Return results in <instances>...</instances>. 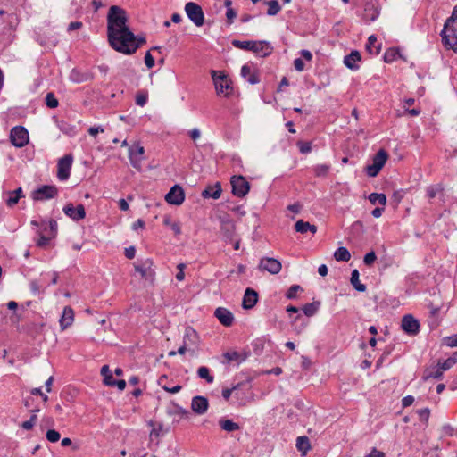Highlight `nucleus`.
Here are the masks:
<instances>
[{
  "instance_id": "nucleus-1",
  "label": "nucleus",
  "mask_w": 457,
  "mask_h": 457,
  "mask_svg": "<svg viewBox=\"0 0 457 457\" xmlns=\"http://www.w3.org/2000/svg\"><path fill=\"white\" fill-rule=\"evenodd\" d=\"M128 17L124 9L118 5H112L107 14V37L111 46H124L122 39L129 40L133 32L127 26Z\"/></svg>"
},
{
  "instance_id": "nucleus-2",
  "label": "nucleus",
  "mask_w": 457,
  "mask_h": 457,
  "mask_svg": "<svg viewBox=\"0 0 457 457\" xmlns=\"http://www.w3.org/2000/svg\"><path fill=\"white\" fill-rule=\"evenodd\" d=\"M442 42L447 49L457 52V7L453 11L441 31Z\"/></svg>"
},
{
  "instance_id": "nucleus-3",
  "label": "nucleus",
  "mask_w": 457,
  "mask_h": 457,
  "mask_svg": "<svg viewBox=\"0 0 457 457\" xmlns=\"http://www.w3.org/2000/svg\"><path fill=\"white\" fill-rule=\"evenodd\" d=\"M233 46L242 50L252 51L255 54H261L262 56H269L273 51V47L267 41H241L233 39L231 41Z\"/></svg>"
},
{
  "instance_id": "nucleus-4",
  "label": "nucleus",
  "mask_w": 457,
  "mask_h": 457,
  "mask_svg": "<svg viewBox=\"0 0 457 457\" xmlns=\"http://www.w3.org/2000/svg\"><path fill=\"white\" fill-rule=\"evenodd\" d=\"M212 78L215 86L217 94L229 96L232 93V82L224 71H212Z\"/></svg>"
},
{
  "instance_id": "nucleus-5",
  "label": "nucleus",
  "mask_w": 457,
  "mask_h": 457,
  "mask_svg": "<svg viewBox=\"0 0 457 457\" xmlns=\"http://www.w3.org/2000/svg\"><path fill=\"white\" fill-rule=\"evenodd\" d=\"M153 265L154 263L151 259H145L133 264L135 271L140 275V278L148 281L151 285L154 283L155 278V271Z\"/></svg>"
},
{
  "instance_id": "nucleus-6",
  "label": "nucleus",
  "mask_w": 457,
  "mask_h": 457,
  "mask_svg": "<svg viewBox=\"0 0 457 457\" xmlns=\"http://www.w3.org/2000/svg\"><path fill=\"white\" fill-rule=\"evenodd\" d=\"M185 12L188 19L196 26L201 27L204 23V14L202 7L194 2H188L185 5Z\"/></svg>"
},
{
  "instance_id": "nucleus-7",
  "label": "nucleus",
  "mask_w": 457,
  "mask_h": 457,
  "mask_svg": "<svg viewBox=\"0 0 457 457\" xmlns=\"http://www.w3.org/2000/svg\"><path fill=\"white\" fill-rule=\"evenodd\" d=\"M387 158V153L383 149L379 150L373 157L372 164L366 167V172L368 176L376 177L380 170L384 167Z\"/></svg>"
},
{
  "instance_id": "nucleus-8",
  "label": "nucleus",
  "mask_w": 457,
  "mask_h": 457,
  "mask_svg": "<svg viewBox=\"0 0 457 457\" xmlns=\"http://www.w3.org/2000/svg\"><path fill=\"white\" fill-rule=\"evenodd\" d=\"M124 46H116L115 50L125 54H131L137 51L143 44L146 42V39L144 36H135L129 40H121Z\"/></svg>"
},
{
  "instance_id": "nucleus-9",
  "label": "nucleus",
  "mask_w": 457,
  "mask_h": 457,
  "mask_svg": "<svg viewBox=\"0 0 457 457\" xmlns=\"http://www.w3.org/2000/svg\"><path fill=\"white\" fill-rule=\"evenodd\" d=\"M230 184L232 187V194L237 197L245 196L250 190V184L241 175L231 177Z\"/></svg>"
},
{
  "instance_id": "nucleus-10",
  "label": "nucleus",
  "mask_w": 457,
  "mask_h": 457,
  "mask_svg": "<svg viewBox=\"0 0 457 457\" xmlns=\"http://www.w3.org/2000/svg\"><path fill=\"white\" fill-rule=\"evenodd\" d=\"M72 162L73 156L71 154H65L58 160L57 178L59 180L65 181L70 178Z\"/></svg>"
},
{
  "instance_id": "nucleus-11",
  "label": "nucleus",
  "mask_w": 457,
  "mask_h": 457,
  "mask_svg": "<svg viewBox=\"0 0 457 457\" xmlns=\"http://www.w3.org/2000/svg\"><path fill=\"white\" fill-rule=\"evenodd\" d=\"M10 140L16 147H23L29 142V132L22 126H16L11 129Z\"/></svg>"
},
{
  "instance_id": "nucleus-12",
  "label": "nucleus",
  "mask_w": 457,
  "mask_h": 457,
  "mask_svg": "<svg viewBox=\"0 0 457 457\" xmlns=\"http://www.w3.org/2000/svg\"><path fill=\"white\" fill-rule=\"evenodd\" d=\"M57 228V222L54 220H50V230L48 234H46L44 231H37L39 237L36 242L37 246L46 248L50 241L56 237Z\"/></svg>"
},
{
  "instance_id": "nucleus-13",
  "label": "nucleus",
  "mask_w": 457,
  "mask_h": 457,
  "mask_svg": "<svg viewBox=\"0 0 457 457\" xmlns=\"http://www.w3.org/2000/svg\"><path fill=\"white\" fill-rule=\"evenodd\" d=\"M58 194V189L55 186L45 185L32 193V198L35 201H46L54 198Z\"/></svg>"
},
{
  "instance_id": "nucleus-14",
  "label": "nucleus",
  "mask_w": 457,
  "mask_h": 457,
  "mask_svg": "<svg viewBox=\"0 0 457 457\" xmlns=\"http://www.w3.org/2000/svg\"><path fill=\"white\" fill-rule=\"evenodd\" d=\"M145 149L142 145H133L129 149V158L131 165L137 170H141V162L144 159Z\"/></svg>"
},
{
  "instance_id": "nucleus-15",
  "label": "nucleus",
  "mask_w": 457,
  "mask_h": 457,
  "mask_svg": "<svg viewBox=\"0 0 457 457\" xmlns=\"http://www.w3.org/2000/svg\"><path fill=\"white\" fill-rule=\"evenodd\" d=\"M401 327L406 334L411 336H415L420 331V322L411 314H406L403 317Z\"/></svg>"
},
{
  "instance_id": "nucleus-16",
  "label": "nucleus",
  "mask_w": 457,
  "mask_h": 457,
  "mask_svg": "<svg viewBox=\"0 0 457 457\" xmlns=\"http://www.w3.org/2000/svg\"><path fill=\"white\" fill-rule=\"evenodd\" d=\"M165 200L174 205H180L185 200L183 188L179 185H174L165 195Z\"/></svg>"
},
{
  "instance_id": "nucleus-17",
  "label": "nucleus",
  "mask_w": 457,
  "mask_h": 457,
  "mask_svg": "<svg viewBox=\"0 0 457 457\" xmlns=\"http://www.w3.org/2000/svg\"><path fill=\"white\" fill-rule=\"evenodd\" d=\"M259 267L270 274H278L281 270L282 265L281 262L275 258L265 257L261 259Z\"/></svg>"
},
{
  "instance_id": "nucleus-18",
  "label": "nucleus",
  "mask_w": 457,
  "mask_h": 457,
  "mask_svg": "<svg viewBox=\"0 0 457 457\" xmlns=\"http://www.w3.org/2000/svg\"><path fill=\"white\" fill-rule=\"evenodd\" d=\"M63 212L74 220H80L85 218L86 212L83 204H78L74 207L71 204L64 206Z\"/></svg>"
},
{
  "instance_id": "nucleus-19",
  "label": "nucleus",
  "mask_w": 457,
  "mask_h": 457,
  "mask_svg": "<svg viewBox=\"0 0 457 457\" xmlns=\"http://www.w3.org/2000/svg\"><path fill=\"white\" fill-rule=\"evenodd\" d=\"M209 407L208 399L204 396L196 395L194 396L191 402L192 411L198 415L204 414Z\"/></svg>"
},
{
  "instance_id": "nucleus-20",
  "label": "nucleus",
  "mask_w": 457,
  "mask_h": 457,
  "mask_svg": "<svg viewBox=\"0 0 457 457\" xmlns=\"http://www.w3.org/2000/svg\"><path fill=\"white\" fill-rule=\"evenodd\" d=\"M214 316L225 327H230L234 322L233 313L224 307H218L214 312Z\"/></svg>"
},
{
  "instance_id": "nucleus-21",
  "label": "nucleus",
  "mask_w": 457,
  "mask_h": 457,
  "mask_svg": "<svg viewBox=\"0 0 457 457\" xmlns=\"http://www.w3.org/2000/svg\"><path fill=\"white\" fill-rule=\"evenodd\" d=\"M379 8L375 3L367 2L364 6L362 19L366 22L374 21L379 15Z\"/></svg>"
},
{
  "instance_id": "nucleus-22",
  "label": "nucleus",
  "mask_w": 457,
  "mask_h": 457,
  "mask_svg": "<svg viewBox=\"0 0 457 457\" xmlns=\"http://www.w3.org/2000/svg\"><path fill=\"white\" fill-rule=\"evenodd\" d=\"M241 76L251 85L260 82V75L256 70H253L249 64H245L241 68Z\"/></svg>"
},
{
  "instance_id": "nucleus-23",
  "label": "nucleus",
  "mask_w": 457,
  "mask_h": 457,
  "mask_svg": "<svg viewBox=\"0 0 457 457\" xmlns=\"http://www.w3.org/2000/svg\"><path fill=\"white\" fill-rule=\"evenodd\" d=\"M258 301V293L251 288L247 287L245 291L243 297L242 307L245 310L252 309Z\"/></svg>"
},
{
  "instance_id": "nucleus-24",
  "label": "nucleus",
  "mask_w": 457,
  "mask_h": 457,
  "mask_svg": "<svg viewBox=\"0 0 457 457\" xmlns=\"http://www.w3.org/2000/svg\"><path fill=\"white\" fill-rule=\"evenodd\" d=\"M74 320V312L71 307L65 306L62 311V315L59 320L60 327L62 330L69 328Z\"/></svg>"
},
{
  "instance_id": "nucleus-25",
  "label": "nucleus",
  "mask_w": 457,
  "mask_h": 457,
  "mask_svg": "<svg viewBox=\"0 0 457 457\" xmlns=\"http://www.w3.org/2000/svg\"><path fill=\"white\" fill-rule=\"evenodd\" d=\"M183 343L189 348L191 346H197L199 343V337L196 331L191 328L187 327L184 333Z\"/></svg>"
},
{
  "instance_id": "nucleus-26",
  "label": "nucleus",
  "mask_w": 457,
  "mask_h": 457,
  "mask_svg": "<svg viewBox=\"0 0 457 457\" xmlns=\"http://www.w3.org/2000/svg\"><path fill=\"white\" fill-rule=\"evenodd\" d=\"M360 61V53L356 50H353L348 55L345 56L344 63L348 69L352 71H357L359 69L358 62Z\"/></svg>"
},
{
  "instance_id": "nucleus-27",
  "label": "nucleus",
  "mask_w": 457,
  "mask_h": 457,
  "mask_svg": "<svg viewBox=\"0 0 457 457\" xmlns=\"http://www.w3.org/2000/svg\"><path fill=\"white\" fill-rule=\"evenodd\" d=\"M221 192L222 189L220 184L216 183L214 186H208L205 189H204L201 195L205 199H218L220 197Z\"/></svg>"
},
{
  "instance_id": "nucleus-28",
  "label": "nucleus",
  "mask_w": 457,
  "mask_h": 457,
  "mask_svg": "<svg viewBox=\"0 0 457 457\" xmlns=\"http://www.w3.org/2000/svg\"><path fill=\"white\" fill-rule=\"evenodd\" d=\"M445 188L444 186L441 183L430 185L426 189V195L427 197L431 200L435 198L436 196L439 195L440 197H444Z\"/></svg>"
},
{
  "instance_id": "nucleus-29",
  "label": "nucleus",
  "mask_w": 457,
  "mask_h": 457,
  "mask_svg": "<svg viewBox=\"0 0 457 457\" xmlns=\"http://www.w3.org/2000/svg\"><path fill=\"white\" fill-rule=\"evenodd\" d=\"M92 74L88 72H81L76 69L71 71L70 79L75 83H81L92 79Z\"/></svg>"
},
{
  "instance_id": "nucleus-30",
  "label": "nucleus",
  "mask_w": 457,
  "mask_h": 457,
  "mask_svg": "<svg viewBox=\"0 0 457 457\" xmlns=\"http://www.w3.org/2000/svg\"><path fill=\"white\" fill-rule=\"evenodd\" d=\"M377 37L374 35H371L368 38V42L366 44V50L372 55H378L380 52L381 46L376 45Z\"/></svg>"
},
{
  "instance_id": "nucleus-31",
  "label": "nucleus",
  "mask_w": 457,
  "mask_h": 457,
  "mask_svg": "<svg viewBox=\"0 0 457 457\" xmlns=\"http://www.w3.org/2000/svg\"><path fill=\"white\" fill-rule=\"evenodd\" d=\"M359 276H360V274H359L358 270H356V269L353 270L351 273L350 282L355 290H357L359 292H364V291H366V286L360 282Z\"/></svg>"
},
{
  "instance_id": "nucleus-32",
  "label": "nucleus",
  "mask_w": 457,
  "mask_h": 457,
  "mask_svg": "<svg viewBox=\"0 0 457 457\" xmlns=\"http://www.w3.org/2000/svg\"><path fill=\"white\" fill-rule=\"evenodd\" d=\"M219 425L223 430L227 432H233L240 428L237 423L228 419H220L219 420Z\"/></svg>"
},
{
  "instance_id": "nucleus-33",
  "label": "nucleus",
  "mask_w": 457,
  "mask_h": 457,
  "mask_svg": "<svg viewBox=\"0 0 457 457\" xmlns=\"http://www.w3.org/2000/svg\"><path fill=\"white\" fill-rule=\"evenodd\" d=\"M296 447L298 451L303 453V454H306V453L311 449L309 438L305 436H298L296 439Z\"/></svg>"
},
{
  "instance_id": "nucleus-34",
  "label": "nucleus",
  "mask_w": 457,
  "mask_h": 457,
  "mask_svg": "<svg viewBox=\"0 0 457 457\" xmlns=\"http://www.w3.org/2000/svg\"><path fill=\"white\" fill-rule=\"evenodd\" d=\"M334 258L337 262H348L351 259V254L347 248L341 246L334 253Z\"/></svg>"
},
{
  "instance_id": "nucleus-35",
  "label": "nucleus",
  "mask_w": 457,
  "mask_h": 457,
  "mask_svg": "<svg viewBox=\"0 0 457 457\" xmlns=\"http://www.w3.org/2000/svg\"><path fill=\"white\" fill-rule=\"evenodd\" d=\"M228 361H237V363L243 362L246 359V354H241L237 351L226 352L223 354Z\"/></svg>"
},
{
  "instance_id": "nucleus-36",
  "label": "nucleus",
  "mask_w": 457,
  "mask_h": 457,
  "mask_svg": "<svg viewBox=\"0 0 457 457\" xmlns=\"http://www.w3.org/2000/svg\"><path fill=\"white\" fill-rule=\"evenodd\" d=\"M320 305V303L318 301L312 302L310 303H306L303 307V312L308 317L313 316L318 312Z\"/></svg>"
},
{
  "instance_id": "nucleus-37",
  "label": "nucleus",
  "mask_w": 457,
  "mask_h": 457,
  "mask_svg": "<svg viewBox=\"0 0 457 457\" xmlns=\"http://www.w3.org/2000/svg\"><path fill=\"white\" fill-rule=\"evenodd\" d=\"M369 201L372 204H379L382 206H385L386 204V196L382 193H371L369 195Z\"/></svg>"
},
{
  "instance_id": "nucleus-38",
  "label": "nucleus",
  "mask_w": 457,
  "mask_h": 457,
  "mask_svg": "<svg viewBox=\"0 0 457 457\" xmlns=\"http://www.w3.org/2000/svg\"><path fill=\"white\" fill-rule=\"evenodd\" d=\"M264 4L268 5L267 14L270 16L278 14L281 9L277 0L264 1Z\"/></svg>"
},
{
  "instance_id": "nucleus-39",
  "label": "nucleus",
  "mask_w": 457,
  "mask_h": 457,
  "mask_svg": "<svg viewBox=\"0 0 457 457\" xmlns=\"http://www.w3.org/2000/svg\"><path fill=\"white\" fill-rule=\"evenodd\" d=\"M400 56V52L397 48H389L384 54V61L387 63L393 62Z\"/></svg>"
},
{
  "instance_id": "nucleus-40",
  "label": "nucleus",
  "mask_w": 457,
  "mask_h": 457,
  "mask_svg": "<svg viewBox=\"0 0 457 457\" xmlns=\"http://www.w3.org/2000/svg\"><path fill=\"white\" fill-rule=\"evenodd\" d=\"M225 6L227 7L226 12V18H227V23L232 24L234 19L237 17V12L231 7L232 1L231 0H225Z\"/></svg>"
},
{
  "instance_id": "nucleus-41",
  "label": "nucleus",
  "mask_w": 457,
  "mask_h": 457,
  "mask_svg": "<svg viewBox=\"0 0 457 457\" xmlns=\"http://www.w3.org/2000/svg\"><path fill=\"white\" fill-rule=\"evenodd\" d=\"M199 378L206 380L207 383H212L214 380L213 376L210 375V370L207 367L202 366L197 370Z\"/></svg>"
},
{
  "instance_id": "nucleus-42",
  "label": "nucleus",
  "mask_w": 457,
  "mask_h": 457,
  "mask_svg": "<svg viewBox=\"0 0 457 457\" xmlns=\"http://www.w3.org/2000/svg\"><path fill=\"white\" fill-rule=\"evenodd\" d=\"M310 228L311 224L307 221H304L303 220H299L295 224V231L301 234L308 232Z\"/></svg>"
},
{
  "instance_id": "nucleus-43",
  "label": "nucleus",
  "mask_w": 457,
  "mask_h": 457,
  "mask_svg": "<svg viewBox=\"0 0 457 457\" xmlns=\"http://www.w3.org/2000/svg\"><path fill=\"white\" fill-rule=\"evenodd\" d=\"M46 104L48 108H56L59 104L57 98L54 96L53 92H49L46 96Z\"/></svg>"
},
{
  "instance_id": "nucleus-44",
  "label": "nucleus",
  "mask_w": 457,
  "mask_h": 457,
  "mask_svg": "<svg viewBox=\"0 0 457 457\" xmlns=\"http://www.w3.org/2000/svg\"><path fill=\"white\" fill-rule=\"evenodd\" d=\"M329 166L327 164H319L314 167V172L317 177H324L328 173Z\"/></svg>"
},
{
  "instance_id": "nucleus-45",
  "label": "nucleus",
  "mask_w": 457,
  "mask_h": 457,
  "mask_svg": "<svg viewBox=\"0 0 457 457\" xmlns=\"http://www.w3.org/2000/svg\"><path fill=\"white\" fill-rule=\"evenodd\" d=\"M31 224L33 226L39 227V229L37 231H44L46 234L49 233L50 230V220H42L41 223H38L36 220H32Z\"/></svg>"
},
{
  "instance_id": "nucleus-46",
  "label": "nucleus",
  "mask_w": 457,
  "mask_h": 457,
  "mask_svg": "<svg viewBox=\"0 0 457 457\" xmlns=\"http://www.w3.org/2000/svg\"><path fill=\"white\" fill-rule=\"evenodd\" d=\"M148 99V94L145 91H140L136 96V104L139 106H144Z\"/></svg>"
},
{
  "instance_id": "nucleus-47",
  "label": "nucleus",
  "mask_w": 457,
  "mask_h": 457,
  "mask_svg": "<svg viewBox=\"0 0 457 457\" xmlns=\"http://www.w3.org/2000/svg\"><path fill=\"white\" fill-rule=\"evenodd\" d=\"M46 436L49 442L55 443L57 441H59L61 435L55 429H49V430H47Z\"/></svg>"
},
{
  "instance_id": "nucleus-48",
  "label": "nucleus",
  "mask_w": 457,
  "mask_h": 457,
  "mask_svg": "<svg viewBox=\"0 0 457 457\" xmlns=\"http://www.w3.org/2000/svg\"><path fill=\"white\" fill-rule=\"evenodd\" d=\"M298 291H303V288L299 285L291 286L286 294L287 298H288V299L295 298Z\"/></svg>"
},
{
  "instance_id": "nucleus-49",
  "label": "nucleus",
  "mask_w": 457,
  "mask_h": 457,
  "mask_svg": "<svg viewBox=\"0 0 457 457\" xmlns=\"http://www.w3.org/2000/svg\"><path fill=\"white\" fill-rule=\"evenodd\" d=\"M443 342L445 345H447L449 347H456L457 346V334L444 337Z\"/></svg>"
},
{
  "instance_id": "nucleus-50",
  "label": "nucleus",
  "mask_w": 457,
  "mask_h": 457,
  "mask_svg": "<svg viewBox=\"0 0 457 457\" xmlns=\"http://www.w3.org/2000/svg\"><path fill=\"white\" fill-rule=\"evenodd\" d=\"M37 419V415H35V414H34V415H32V416L29 418V420H26V421L22 422V424H21V428H22L23 429H26V430H29V429H31V428L34 427V425H35V423H36Z\"/></svg>"
},
{
  "instance_id": "nucleus-51",
  "label": "nucleus",
  "mask_w": 457,
  "mask_h": 457,
  "mask_svg": "<svg viewBox=\"0 0 457 457\" xmlns=\"http://www.w3.org/2000/svg\"><path fill=\"white\" fill-rule=\"evenodd\" d=\"M376 259H377V256H376L375 253L373 251H371L365 254V256L363 258V262L367 266H371L375 262Z\"/></svg>"
},
{
  "instance_id": "nucleus-52",
  "label": "nucleus",
  "mask_w": 457,
  "mask_h": 457,
  "mask_svg": "<svg viewBox=\"0 0 457 457\" xmlns=\"http://www.w3.org/2000/svg\"><path fill=\"white\" fill-rule=\"evenodd\" d=\"M29 287L34 295L40 294L42 286L40 285L38 280H31L29 283Z\"/></svg>"
},
{
  "instance_id": "nucleus-53",
  "label": "nucleus",
  "mask_w": 457,
  "mask_h": 457,
  "mask_svg": "<svg viewBox=\"0 0 457 457\" xmlns=\"http://www.w3.org/2000/svg\"><path fill=\"white\" fill-rule=\"evenodd\" d=\"M443 370L438 366L435 370H431L427 372L425 378H441L443 376Z\"/></svg>"
},
{
  "instance_id": "nucleus-54",
  "label": "nucleus",
  "mask_w": 457,
  "mask_h": 457,
  "mask_svg": "<svg viewBox=\"0 0 457 457\" xmlns=\"http://www.w3.org/2000/svg\"><path fill=\"white\" fill-rule=\"evenodd\" d=\"M454 364H455L454 361H453L452 358L449 357L448 359L445 360L443 362H439L438 366L441 368V370L443 371H445V370H448L449 369H451Z\"/></svg>"
},
{
  "instance_id": "nucleus-55",
  "label": "nucleus",
  "mask_w": 457,
  "mask_h": 457,
  "mask_svg": "<svg viewBox=\"0 0 457 457\" xmlns=\"http://www.w3.org/2000/svg\"><path fill=\"white\" fill-rule=\"evenodd\" d=\"M418 414L420 420L428 421L430 415V411L428 408L420 409L418 411Z\"/></svg>"
},
{
  "instance_id": "nucleus-56",
  "label": "nucleus",
  "mask_w": 457,
  "mask_h": 457,
  "mask_svg": "<svg viewBox=\"0 0 457 457\" xmlns=\"http://www.w3.org/2000/svg\"><path fill=\"white\" fill-rule=\"evenodd\" d=\"M297 145L299 146V151L302 154H308L312 150L311 144L308 142H299Z\"/></svg>"
},
{
  "instance_id": "nucleus-57",
  "label": "nucleus",
  "mask_w": 457,
  "mask_h": 457,
  "mask_svg": "<svg viewBox=\"0 0 457 457\" xmlns=\"http://www.w3.org/2000/svg\"><path fill=\"white\" fill-rule=\"evenodd\" d=\"M145 64L148 69H151L154 65V59L151 54L150 51L146 52L145 55Z\"/></svg>"
},
{
  "instance_id": "nucleus-58",
  "label": "nucleus",
  "mask_w": 457,
  "mask_h": 457,
  "mask_svg": "<svg viewBox=\"0 0 457 457\" xmlns=\"http://www.w3.org/2000/svg\"><path fill=\"white\" fill-rule=\"evenodd\" d=\"M239 388V384H237V386H233L232 388H225L222 390V397L225 399V400H228L232 392L234 390H237Z\"/></svg>"
},
{
  "instance_id": "nucleus-59",
  "label": "nucleus",
  "mask_w": 457,
  "mask_h": 457,
  "mask_svg": "<svg viewBox=\"0 0 457 457\" xmlns=\"http://www.w3.org/2000/svg\"><path fill=\"white\" fill-rule=\"evenodd\" d=\"M20 198H21V195H13V193H12V195L6 200V204L8 206L12 207L18 203Z\"/></svg>"
},
{
  "instance_id": "nucleus-60",
  "label": "nucleus",
  "mask_w": 457,
  "mask_h": 457,
  "mask_svg": "<svg viewBox=\"0 0 457 457\" xmlns=\"http://www.w3.org/2000/svg\"><path fill=\"white\" fill-rule=\"evenodd\" d=\"M124 253H125V256H126L128 259L131 260V259H133V258L135 257V255H136V248H135L134 246L127 247V248H125V252H124Z\"/></svg>"
},
{
  "instance_id": "nucleus-61",
  "label": "nucleus",
  "mask_w": 457,
  "mask_h": 457,
  "mask_svg": "<svg viewBox=\"0 0 457 457\" xmlns=\"http://www.w3.org/2000/svg\"><path fill=\"white\" fill-rule=\"evenodd\" d=\"M295 69L298 71H302L304 70V62L301 58H296L294 61Z\"/></svg>"
},
{
  "instance_id": "nucleus-62",
  "label": "nucleus",
  "mask_w": 457,
  "mask_h": 457,
  "mask_svg": "<svg viewBox=\"0 0 457 457\" xmlns=\"http://www.w3.org/2000/svg\"><path fill=\"white\" fill-rule=\"evenodd\" d=\"M414 402V397L412 395H407L403 398L402 400V405L403 407H409L411 406Z\"/></svg>"
},
{
  "instance_id": "nucleus-63",
  "label": "nucleus",
  "mask_w": 457,
  "mask_h": 457,
  "mask_svg": "<svg viewBox=\"0 0 457 457\" xmlns=\"http://www.w3.org/2000/svg\"><path fill=\"white\" fill-rule=\"evenodd\" d=\"M99 132L103 133L104 129L101 126L98 127H90L88 129V134L92 137H96Z\"/></svg>"
},
{
  "instance_id": "nucleus-64",
  "label": "nucleus",
  "mask_w": 457,
  "mask_h": 457,
  "mask_svg": "<svg viewBox=\"0 0 457 457\" xmlns=\"http://www.w3.org/2000/svg\"><path fill=\"white\" fill-rule=\"evenodd\" d=\"M364 457H385V453L376 448H373V450Z\"/></svg>"
}]
</instances>
